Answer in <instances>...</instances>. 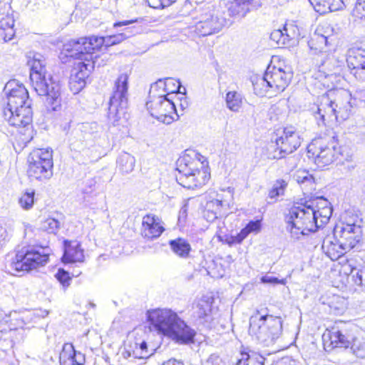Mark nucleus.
Wrapping results in <instances>:
<instances>
[{
    "label": "nucleus",
    "instance_id": "1",
    "mask_svg": "<svg viewBox=\"0 0 365 365\" xmlns=\"http://www.w3.org/2000/svg\"><path fill=\"white\" fill-rule=\"evenodd\" d=\"M125 34L118 36L82 37L77 40H71L63 45L66 56L76 58L79 61L75 63L72 76L76 82L85 83V79L94 69L98 56H93V51L99 50L102 46H109L119 43Z\"/></svg>",
    "mask_w": 365,
    "mask_h": 365
},
{
    "label": "nucleus",
    "instance_id": "2",
    "mask_svg": "<svg viewBox=\"0 0 365 365\" xmlns=\"http://www.w3.org/2000/svg\"><path fill=\"white\" fill-rule=\"evenodd\" d=\"M351 95L345 89L329 91L319 96L311 108L319 126L325 125L327 121L347 119L352 108Z\"/></svg>",
    "mask_w": 365,
    "mask_h": 365
},
{
    "label": "nucleus",
    "instance_id": "3",
    "mask_svg": "<svg viewBox=\"0 0 365 365\" xmlns=\"http://www.w3.org/2000/svg\"><path fill=\"white\" fill-rule=\"evenodd\" d=\"M150 324L159 332L180 344L193 342L195 331L176 312L169 309H155L147 312Z\"/></svg>",
    "mask_w": 365,
    "mask_h": 365
},
{
    "label": "nucleus",
    "instance_id": "4",
    "mask_svg": "<svg viewBox=\"0 0 365 365\" xmlns=\"http://www.w3.org/2000/svg\"><path fill=\"white\" fill-rule=\"evenodd\" d=\"M170 84L179 86L175 79L172 78L159 79L153 83L149 91L148 101L146 103L147 109L150 115L167 125L177 120L179 118L175 104L168 97V91H174L170 87Z\"/></svg>",
    "mask_w": 365,
    "mask_h": 365
},
{
    "label": "nucleus",
    "instance_id": "5",
    "mask_svg": "<svg viewBox=\"0 0 365 365\" xmlns=\"http://www.w3.org/2000/svg\"><path fill=\"white\" fill-rule=\"evenodd\" d=\"M314 210V201L306 202L290 208L285 216V222L286 229L293 239L298 240L301 235L317 230L318 224Z\"/></svg>",
    "mask_w": 365,
    "mask_h": 365
},
{
    "label": "nucleus",
    "instance_id": "6",
    "mask_svg": "<svg viewBox=\"0 0 365 365\" xmlns=\"http://www.w3.org/2000/svg\"><path fill=\"white\" fill-rule=\"evenodd\" d=\"M282 332L280 317L265 314L250 318V333L255 336L259 343L264 346L273 344Z\"/></svg>",
    "mask_w": 365,
    "mask_h": 365
},
{
    "label": "nucleus",
    "instance_id": "7",
    "mask_svg": "<svg viewBox=\"0 0 365 365\" xmlns=\"http://www.w3.org/2000/svg\"><path fill=\"white\" fill-rule=\"evenodd\" d=\"M128 78L127 73H120L114 81L110 98L108 117L118 121L125 117L128 105Z\"/></svg>",
    "mask_w": 365,
    "mask_h": 365
},
{
    "label": "nucleus",
    "instance_id": "8",
    "mask_svg": "<svg viewBox=\"0 0 365 365\" xmlns=\"http://www.w3.org/2000/svg\"><path fill=\"white\" fill-rule=\"evenodd\" d=\"M29 175L40 181L53 176V150L50 148L34 150L28 158Z\"/></svg>",
    "mask_w": 365,
    "mask_h": 365
},
{
    "label": "nucleus",
    "instance_id": "9",
    "mask_svg": "<svg viewBox=\"0 0 365 365\" xmlns=\"http://www.w3.org/2000/svg\"><path fill=\"white\" fill-rule=\"evenodd\" d=\"M15 252V256L8 262L11 269L17 272H29L38 266L45 265L48 261L47 253L40 252L30 247H23Z\"/></svg>",
    "mask_w": 365,
    "mask_h": 365
},
{
    "label": "nucleus",
    "instance_id": "10",
    "mask_svg": "<svg viewBox=\"0 0 365 365\" xmlns=\"http://www.w3.org/2000/svg\"><path fill=\"white\" fill-rule=\"evenodd\" d=\"M307 149L308 153L312 155L316 165L320 168L331 164L341 155V148L337 147L334 141L327 143L322 139L314 140Z\"/></svg>",
    "mask_w": 365,
    "mask_h": 365
},
{
    "label": "nucleus",
    "instance_id": "11",
    "mask_svg": "<svg viewBox=\"0 0 365 365\" xmlns=\"http://www.w3.org/2000/svg\"><path fill=\"white\" fill-rule=\"evenodd\" d=\"M292 78V73L290 71H286L284 69L274 66H269L263 77L253 83V86L255 90H257L259 86L266 84L267 88L280 92L284 91Z\"/></svg>",
    "mask_w": 365,
    "mask_h": 365
},
{
    "label": "nucleus",
    "instance_id": "12",
    "mask_svg": "<svg viewBox=\"0 0 365 365\" xmlns=\"http://www.w3.org/2000/svg\"><path fill=\"white\" fill-rule=\"evenodd\" d=\"M36 93L46 98V103L51 109L56 110L61 103V86L58 81L48 74L38 82L31 83Z\"/></svg>",
    "mask_w": 365,
    "mask_h": 365
},
{
    "label": "nucleus",
    "instance_id": "13",
    "mask_svg": "<svg viewBox=\"0 0 365 365\" xmlns=\"http://www.w3.org/2000/svg\"><path fill=\"white\" fill-rule=\"evenodd\" d=\"M361 222V220H356L342 223L341 225H337L334 228V235L339 238V242H341V246L345 248V250H351L361 240L362 235Z\"/></svg>",
    "mask_w": 365,
    "mask_h": 365
},
{
    "label": "nucleus",
    "instance_id": "14",
    "mask_svg": "<svg viewBox=\"0 0 365 365\" xmlns=\"http://www.w3.org/2000/svg\"><path fill=\"white\" fill-rule=\"evenodd\" d=\"M299 134L292 127L285 128L281 135L276 138V149L272 156L274 159H282L292 153L301 145Z\"/></svg>",
    "mask_w": 365,
    "mask_h": 365
},
{
    "label": "nucleus",
    "instance_id": "15",
    "mask_svg": "<svg viewBox=\"0 0 365 365\" xmlns=\"http://www.w3.org/2000/svg\"><path fill=\"white\" fill-rule=\"evenodd\" d=\"M31 100L28 98L24 99V102L17 103L16 108L19 112H14L15 108L10 106L6 107L3 110L4 119L9 125L15 127H26L32 120V110Z\"/></svg>",
    "mask_w": 365,
    "mask_h": 365
},
{
    "label": "nucleus",
    "instance_id": "16",
    "mask_svg": "<svg viewBox=\"0 0 365 365\" xmlns=\"http://www.w3.org/2000/svg\"><path fill=\"white\" fill-rule=\"evenodd\" d=\"M225 23V19L218 14H205L201 15L200 20L195 24L194 31L202 36L211 35L219 32Z\"/></svg>",
    "mask_w": 365,
    "mask_h": 365
},
{
    "label": "nucleus",
    "instance_id": "17",
    "mask_svg": "<svg viewBox=\"0 0 365 365\" xmlns=\"http://www.w3.org/2000/svg\"><path fill=\"white\" fill-rule=\"evenodd\" d=\"M4 93L7 97V106L15 108L14 112H19L16 108L17 103L24 102L28 98L29 93L23 84H19L15 80L9 81L4 87Z\"/></svg>",
    "mask_w": 365,
    "mask_h": 365
},
{
    "label": "nucleus",
    "instance_id": "18",
    "mask_svg": "<svg viewBox=\"0 0 365 365\" xmlns=\"http://www.w3.org/2000/svg\"><path fill=\"white\" fill-rule=\"evenodd\" d=\"M11 4L0 3V41H7L14 36V20Z\"/></svg>",
    "mask_w": 365,
    "mask_h": 365
},
{
    "label": "nucleus",
    "instance_id": "19",
    "mask_svg": "<svg viewBox=\"0 0 365 365\" xmlns=\"http://www.w3.org/2000/svg\"><path fill=\"white\" fill-rule=\"evenodd\" d=\"M163 231L164 228L160 224L158 217L152 215L143 217L141 229V235L143 237L153 240L160 237Z\"/></svg>",
    "mask_w": 365,
    "mask_h": 365
},
{
    "label": "nucleus",
    "instance_id": "20",
    "mask_svg": "<svg viewBox=\"0 0 365 365\" xmlns=\"http://www.w3.org/2000/svg\"><path fill=\"white\" fill-rule=\"evenodd\" d=\"M61 365H83L84 355L76 351L72 344H64L59 356Z\"/></svg>",
    "mask_w": 365,
    "mask_h": 365
},
{
    "label": "nucleus",
    "instance_id": "21",
    "mask_svg": "<svg viewBox=\"0 0 365 365\" xmlns=\"http://www.w3.org/2000/svg\"><path fill=\"white\" fill-rule=\"evenodd\" d=\"M28 64L31 67V83L38 82L48 75L46 69V59L41 54L34 53L32 58L28 61Z\"/></svg>",
    "mask_w": 365,
    "mask_h": 365
},
{
    "label": "nucleus",
    "instance_id": "22",
    "mask_svg": "<svg viewBox=\"0 0 365 365\" xmlns=\"http://www.w3.org/2000/svg\"><path fill=\"white\" fill-rule=\"evenodd\" d=\"M213 299L207 297L200 299L195 307V314L200 323H210L213 320L212 304Z\"/></svg>",
    "mask_w": 365,
    "mask_h": 365
},
{
    "label": "nucleus",
    "instance_id": "23",
    "mask_svg": "<svg viewBox=\"0 0 365 365\" xmlns=\"http://www.w3.org/2000/svg\"><path fill=\"white\" fill-rule=\"evenodd\" d=\"M62 260L64 263L83 262L84 254L80 243L78 242H66Z\"/></svg>",
    "mask_w": 365,
    "mask_h": 365
},
{
    "label": "nucleus",
    "instance_id": "24",
    "mask_svg": "<svg viewBox=\"0 0 365 365\" xmlns=\"http://www.w3.org/2000/svg\"><path fill=\"white\" fill-rule=\"evenodd\" d=\"M309 2L320 14L340 10L346 6V2L342 0H309Z\"/></svg>",
    "mask_w": 365,
    "mask_h": 365
},
{
    "label": "nucleus",
    "instance_id": "25",
    "mask_svg": "<svg viewBox=\"0 0 365 365\" xmlns=\"http://www.w3.org/2000/svg\"><path fill=\"white\" fill-rule=\"evenodd\" d=\"M178 182L184 187L194 189L205 183L206 175L205 172L196 170L192 175L184 176H176Z\"/></svg>",
    "mask_w": 365,
    "mask_h": 365
},
{
    "label": "nucleus",
    "instance_id": "26",
    "mask_svg": "<svg viewBox=\"0 0 365 365\" xmlns=\"http://www.w3.org/2000/svg\"><path fill=\"white\" fill-rule=\"evenodd\" d=\"M319 200V202L314 200L318 228L328 222L332 212V209L329 206V202L327 200L321 198Z\"/></svg>",
    "mask_w": 365,
    "mask_h": 365
},
{
    "label": "nucleus",
    "instance_id": "27",
    "mask_svg": "<svg viewBox=\"0 0 365 365\" xmlns=\"http://www.w3.org/2000/svg\"><path fill=\"white\" fill-rule=\"evenodd\" d=\"M346 63L349 69L365 64V47L356 46L348 50Z\"/></svg>",
    "mask_w": 365,
    "mask_h": 365
},
{
    "label": "nucleus",
    "instance_id": "28",
    "mask_svg": "<svg viewBox=\"0 0 365 365\" xmlns=\"http://www.w3.org/2000/svg\"><path fill=\"white\" fill-rule=\"evenodd\" d=\"M171 250L181 258L188 257L191 251V246L187 240L178 237L171 240L168 242Z\"/></svg>",
    "mask_w": 365,
    "mask_h": 365
},
{
    "label": "nucleus",
    "instance_id": "29",
    "mask_svg": "<svg viewBox=\"0 0 365 365\" xmlns=\"http://www.w3.org/2000/svg\"><path fill=\"white\" fill-rule=\"evenodd\" d=\"M328 337L333 347L348 348L350 344L348 337L337 327L329 331Z\"/></svg>",
    "mask_w": 365,
    "mask_h": 365
},
{
    "label": "nucleus",
    "instance_id": "30",
    "mask_svg": "<svg viewBox=\"0 0 365 365\" xmlns=\"http://www.w3.org/2000/svg\"><path fill=\"white\" fill-rule=\"evenodd\" d=\"M322 249L331 260L337 259L339 257L342 256L345 252L348 251L345 250V248L341 246V242H339V244L333 243L329 239L324 240L322 244Z\"/></svg>",
    "mask_w": 365,
    "mask_h": 365
},
{
    "label": "nucleus",
    "instance_id": "31",
    "mask_svg": "<svg viewBox=\"0 0 365 365\" xmlns=\"http://www.w3.org/2000/svg\"><path fill=\"white\" fill-rule=\"evenodd\" d=\"M244 98L237 91H229L226 94L225 103L227 108L232 112H239L242 107Z\"/></svg>",
    "mask_w": 365,
    "mask_h": 365
},
{
    "label": "nucleus",
    "instance_id": "32",
    "mask_svg": "<svg viewBox=\"0 0 365 365\" xmlns=\"http://www.w3.org/2000/svg\"><path fill=\"white\" fill-rule=\"evenodd\" d=\"M341 66L339 62L334 58H328L323 61L319 66V72H322L326 78L331 77L340 73Z\"/></svg>",
    "mask_w": 365,
    "mask_h": 365
},
{
    "label": "nucleus",
    "instance_id": "33",
    "mask_svg": "<svg viewBox=\"0 0 365 365\" xmlns=\"http://www.w3.org/2000/svg\"><path fill=\"white\" fill-rule=\"evenodd\" d=\"M251 4L234 0L228 4L229 14L232 16L244 17L250 11Z\"/></svg>",
    "mask_w": 365,
    "mask_h": 365
},
{
    "label": "nucleus",
    "instance_id": "34",
    "mask_svg": "<svg viewBox=\"0 0 365 365\" xmlns=\"http://www.w3.org/2000/svg\"><path fill=\"white\" fill-rule=\"evenodd\" d=\"M117 163L122 173H129L134 169L135 158L128 153H123L119 155Z\"/></svg>",
    "mask_w": 365,
    "mask_h": 365
},
{
    "label": "nucleus",
    "instance_id": "35",
    "mask_svg": "<svg viewBox=\"0 0 365 365\" xmlns=\"http://www.w3.org/2000/svg\"><path fill=\"white\" fill-rule=\"evenodd\" d=\"M261 228V222L259 220L250 221L240 233L233 237V242L241 243L247 236L253 232H259Z\"/></svg>",
    "mask_w": 365,
    "mask_h": 365
},
{
    "label": "nucleus",
    "instance_id": "36",
    "mask_svg": "<svg viewBox=\"0 0 365 365\" xmlns=\"http://www.w3.org/2000/svg\"><path fill=\"white\" fill-rule=\"evenodd\" d=\"M242 358L239 360V365H264L265 358L256 352L242 353Z\"/></svg>",
    "mask_w": 365,
    "mask_h": 365
},
{
    "label": "nucleus",
    "instance_id": "37",
    "mask_svg": "<svg viewBox=\"0 0 365 365\" xmlns=\"http://www.w3.org/2000/svg\"><path fill=\"white\" fill-rule=\"evenodd\" d=\"M329 44L328 36L319 33L314 34L311 40V48H314L319 52H326V48Z\"/></svg>",
    "mask_w": 365,
    "mask_h": 365
},
{
    "label": "nucleus",
    "instance_id": "38",
    "mask_svg": "<svg viewBox=\"0 0 365 365\" xmlns=\"http://www.w3.org/2000/svg\"><path fill=\"white\" fill-rule=\"evenodd\" d=\"M350 349L352 353L359 358L365 357V339L363 338H354L351 344Z\"/></svg>",
    "mask_w": 365,
    "mask_h": 365
},
{
    "label": "nucleus",
    "instance_id": "39",
    "mask_svg": "<svg viewBox=\"0 0 365 365\" xmlns=\"http://www.w3.org/2000/svg\"><path fill=\"white\" fill-rule=\"evenodd\" d=\"M34 190L25 192L19 199L20 207L25 210H31L34 203Z\"/></svg>",
    "mask_w": 365,
    "mask_h": 365
},
{
    "label": "nucleus",
    "instance_id": "40",
    "mask_svg": "<svg viewBox=\"0 0 365 365\" xmlns=\"http://www.w3.org/2000/svg\"><path fill=\"white\" fill-rule=\"evenodd\" d=\"M282 31L288 45L291 41L297 39L299 36L297 26L293 24H285Z\"/></svg>",
    "mask_w": 365,
    "mask_h": 365
},
{
    "label": "nucleus",
    "instance_id": "41",
    "mask_svg": "<svg viewBox=\"0 0 365 365\" xmlns=\"http://www.w3.org/2000/svg\"><path fill=\"white\" fill-rule=\"evenodd\" d=\"M295 179L298 184L304 185L305 187H311L314 184V178L308 171H298L295 175Z\"/></svg>",
    "mask_w": 365,
    "mask_h": 365
},
{
    "label": "nucleus",
    "instance_id": "42",
    "mask_svg": "<svg viewBox=\"0 0 365 365\" xmlns=\"http://www.w3.org/2000/svg\"><path fill=\"white\" fill-rule=\"evenodd\" d=\"M60 226L61 222L53 217H48L41 222V228L49 233H56Z\"/></svg>",
    "mask_w": 365,
    "mask_h": 365
},
{
    "label": "nucleus",
    "instance_id": "43",
    "mask_svg": "<svg viewBox=\"0 0 365 365\" xmlns=\"http://www.w3.org/2000/svg\"><path fill=\"white\" fill-rule=\"evenodd\" d=\"M133 344L135 351L133 352V354L135 357H138V359H144L150 356L145 341H142L138 344L135 341H133Z\"/></svg>",
    "mask_w": 365,
    "mask_h": 365
},
{
    "label": "nucleus",
    "instance_id": "44",
    "mask_svg": "<svg viewBox=\"0 0 365 365\" xmlns=\"http://www.w3.org/2000/svg\"><path fill=\"white\" fill-rule=\"evenodd\" d=\"M353 279L356 284L359 286L365 285V267H352L350 270Z\"/></svg>",
    "mask_w": 365,
    "mask_h": 365
},
{
    "label": "nucleus",
    "instance_id": "45",
    "mask_svg": "<svg viewBox=\"0 0 365 365\" xmlns=\"http://www.w3.org/2000/svg\"><path fill=\"white\" fill-rule=\"evenodd\" d=\"M178 170L179 172V174L178 176H184L186 177L187 175H190L195 173L196 170H200L195 166V162H190L187 164L182 165V163H180L178 165Z\"/></svg>",
    "mask_w": 365,
    "mask_h": 365
},
{
    "label": "nucleus",
    "instance_id": "46",
    "mask_svg": "<svg viewBox=\"0 0 365 365\" xmlns=\"http://www.w3.org/2000/svg\"><path fill=\"white\" fill-rule=\"evenodd\" d=\"M287 185V182L283 180L276 181L272 188L269 192V197L270 198H275L279 195H282Z\"/></svg>",
    "mask_w": 365,
    "mask_h": 365
},
{
    "label": "nucleus",
    "instance_id": "47",
    "mask_svg": "<svg viewBox=\"0 0 365 365\" xmlns=\"http://www.w3.org/2000/svg\"><path fill=\"white\" fill-rule=\"evenodd\" d=\"M133 351H135L133 344V340H128L124 344V346L120 351V354L124 359H128L130 361H133V359H138V357H135L133 354Z\"/></svg>",
    "mask_w": 365,
    "mask_h": 365
},
{
    "label": "nucleus",
    "instance_id": "48",
    "mask_svg": "<svg viewBox=\"0 0 365 365\" xmlns=\"http://www.w3.org/2000/svg\"><path fill=\"white\" fill-rule=\"evenodd\" d=\"M270 39L278 45V46H287V42L284 36L282 29L274 30L270 34Z\"/></svg>",
    "mask_w": 365,
    "mask_h": 365
},
{
    "label": "nucleus",
    "instance_id": "49",
    "mask_svg": "<svg viewBox=\"0 0 365 365\" xmlns=\"http://www.w3.org/2000/svg\"><path fill=\"white\" fill-rule=\"evenodd\" d=\"M222 207V202L218 199H213L207 202L205 210L207 212H212L213 213H220Z\"/></svg>",
    "mask_w": 365,
    "mask_h": 365
},
{
    "label": "nucleus",
    "instance_id": "50",
    "mask_svg": "<svg viewBox=\"0 0 365 365\" xmlns=\"http://www.w3.org/2000/svg\"><path fill=\"white\" fill-rule=\"evenodd\" d=\"M352 14L359 19L365 18V0L356 1Z\"/></svg>",
    "mask_w": 365,
    "mask_h": 365
},
{
    "label": "nucleus",
    "instance_id": "51",
    "mask_svg": "<svg viewBox=\"0 0 365 365\" xmlns=\"http://www.w3.org/2000/svg\"><path fill=\"white\" fill-rule=\"evenodd\" d=\"M176 0H147L149 6L154 9H163L169 6Z\"/></svg>",
    "mask_w": 365,
    "mask_h": 365
},
{
    "label": "nucleus",
    "instance_id": "52",
    "mask_svg": "<svg viewBox=\"0 0 365 365\" xmlns=\"http://www.w3.org/2000/svg\"><path fill=\"white\" fill-rule=\"evenodd\" d=\"M56 277L63 287H68L70 284L71 277L68 272L59 269L56 274Z\"/></svg>",
    "mask_w": 365,
    "mask_h": 365
},
{
    "label": "nucleus",
    "instance_id": "53",
    "mask_svg": "<svg viewBox=\"0 0 365 365\" xmlns=\"http://www.w3.org/2000/svg\"><path fill=\"white\" fill-rule=\"evenodd\" d=\"M350 70L351 73L353 74L356 78L360 81H365V64Z\"/></svg>",
    "mask_w": 365,
    "mask_h": 365
},
{
    "label": "nucleus",
    "instance_id": "54",
    "mask_svg": "<svg viewBox=\"0 0 365 365\" xmlns=\"http://www.w3.org/2000/svg\"><path fill=\"white\" fill-rule=\"evenodd\" d=\"M262 282L263 283H269V284H284L286 283V280L279 279L278 278L275 277H271V276H264L262 277Z\"/></svg>",
    "mask_w": 365,
    "mask_h": 365
},
{
    "label": "nucleus",
    "instance_id": "55",
    "mask_svg": "<svg viewBox=\"0 0 365 365\" xmlns=\"http://www.w3.org/2000/svg\"><path fill=\"white\" fill-rule=\"evenodd\" d=\"M218 213H213L212 212L204 211V217L207 221L212 222L217 218Z\"/></svg>",
    "mask_w": 365,
    "mask_h": 365
},
{
    "label": "nucleus",
    "instance_id": "56",
    "mask_svg": "<svg viewBox=\"0 0 365 365\" xmlns=\"http://www.w3.org/2000/svg\"><path fill=\"white\" fill-rule=\"evenodd\" d=\"M162 365H185V364L182 361L170 359L165 361Z\"/></svg>",
    "mask_w": 365,
    "mask_h": 365
},
{
    "label": "nucleus",
    "instance_id": "57",
    "mask_svg": "<svg viewBox=\"0 0 365 365\" xmlns=\"http://www.w3.org/2000/svg\"><path fill=\"white\" fill-rule=\"evenodd\" d=\"M278 365H295V361L290 359L289 358L282 359Z\"/></svg>",
    "mask_w": 365,
    "mask_h": 365
},
{
    "label": "nucleus",
    "instance_id": "58",
    "mask_svg": "<svg viewBox=\"0 0 365 365\" xmlns=\"http://www.w3.org/2000/svg\"><path fill=\"white\" fill-rule=\"evenodd\" d=\"M7 237V232L4 227L0 225V244Z\"/></svg>",
    "mask_w": 365,
    "mask_h": 365
},
{
    "label": "nucleus",
    "instance_id": "59",
    "mask_svg": "<svg viewBox=\"0 0 365 365\" xmlns=\"http://www.w3.org/2000/svg\"><path fill=\"white\" fill-rule=\"evenodd\" d=\"M175 81H177V83L179 85V86L177 87L175 85L174 86L173 84H170V87L172 88L173 89H174V91H168V94L170 93H175V92L181 93V91H180V88H181L180 83L178 80H175Z\"/></svg>",
    "mask_w": 365,
    "mask_h": 365
},
{
    "label": "nucleus",
    "instance_id": "60",
    "mask_svg": "<svg viewBox=\"0 0 365 365\" xmlns=\"http://www.w3.org/2000/svg\"><path fill=\"white\" fill-rule=\"evenodd\" d=\"M134 21H119L114 24L115 27L121 26H126L129 24L133 23Z\"/></svg>",
    "mask_w": 365,
    "mask_h": 365
},
{
    "label": "nucleus",
    "instance_id": "61",
    "mask_svg": "<svg viewBox=\"0 0 365 365\" xmlns=\"http://www.w3.org/2000/svg\"><path fill=\"white\" fill-rule=\"evenodd\" d=\"M186 211L187 210L185 207H182L181 210H180V217H181L183 215H186Z\"/></svg>",
    "mask_w": 365,
    "mask_h": 365
},
{
    "label": "nucleus",
    "instance_id": "62",
    "mask_svg": "<svg viewBox=\"0 0 365 365\" xmlns=\"http://www.w3.org/2000/svg\"><path fill=\"white\" fill-rule=\"evenodd\" d=\"M12 0H0V3L11 4Z\"/></svg>",
    "mask_w": 365,
    "mask_h": 365
},
{
    "label": "nucleus",
    "instance_id": "63",
    "mask_svg": "<svg viewBox=\"0 0 365 365\" xmlns=\"http://www.w3.org/2000/svg\"><path fill=\"white\" fill-rule=\"evenodd\" d=\"M187 106V102L185 101L184 103H180V106L182 109H184L185 108H186Z\"/></svg>",
    "mask_w": 365,
    "mask_h": 365
},
{
    "label": "nucleus",
    "instance_id": "64",
    "mask_svg": "<svg viewBox=\"0 0 365 365\" xmlns=\"http://www.w3.org/2000/svg\"><path fill=\"white\" fill-rule=\"evenodd\" d=\"M342 1L346 2V6L349 4V0H342Z\"/></svg>",
    "mask_w": 365,
    "mask_h": 365
}]
</instances>
